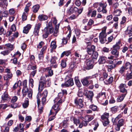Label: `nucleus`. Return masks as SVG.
<instances>
[{
  "label": "nucleus",
  "instance_id": "obj_1",
  "mask_svg": "<svg viewBox=\"0 0 132 132\" xmlns=\"http://www.w3.org/2000/svg\"><path fill=\"white\" fill-rule=\"evenodd\" d=\"M27 81L26 80H24L23 81V87L22 91L23 95L24 97L27 94L28 97L31 98L32 97V91L31 89H30L29 90H28V88L27 86Z\"/></svg>",
  "mask_w": 132,
  "mask_h": 132
},
{
  "label": "nucleus",
  "instance_id": "obj_2",
  "mask_svg": "<svg viewBox=\"0 0 132 132\" xmlns=\"http://www.w3.org/2000/svg\"><path fill=\"white\" fill-rule=\"evenodd\" d=\"M72 74L66 76L65 79V82L64 84H62L61 86L63 87H68L69 86H72L74 85L73 79L71 78Z\"/></svg>",
  "mask_w": 132,
  "mask_h": 132
},
{
  "label": "nucleus",
  "instance_id": "obj_3",
  "mask_svg": "<svg viewBox=\"0 0 132 132\" xmlns=\"http://www.w3.org/2000/svg\"><path fill=\"white\" fill-rule=\"evenodd\" d=\"M106 28V27H104V30L102 31L100 34V40L101 43H104L106 41V34L105 33V31Z\"/></svg>",
  "mask_w": 132,
  "mask_h": 132
},
{
  "label": "nucleus",
  "instance_id": "obj_4",
  "mask_svg": "<svg viewBox=\"0 0 132 132\" xmlns=\"http://www.w3.org/2000/svg\"><path fill=\"white\" fill-rule=\"evenodd\" d=\"M98 76V75L97 74L93 75L92 76H88L86 77L83 79L81 80L83 85L85 86H88L89 84V82L88 80L89 79H90L92 78H95Z\"/></svg>",
  "mask_w": 132,
  "mask_h": 132
},
{
  "label": "nucleus",
  "instance_id": "obj_5",
  "mask_svg": "<svg viewBox=\"0 0 132 132\" xmlns=\"http://www.w3.org/2000/svg\"><path fill=\"white\" fill-rule=\"evenodd\" d=\"M53 32V28L45 27L43 31L44 34L43 36L44 38H47L48 35L52 33Z\"/></svg>",
  "mask_w": 132,
  "mask_h": 132
},
{
  "label": "nucleus",
  "instance_id": "obj_6",
  "mask_svg": "<svg viewBox=\"0 0 132 132\" xmlns=\"http://www.w3.org/2000/svg\"><path fill=\"white\" fill-rule=\"evenodd\" d=\"M85 62L86 64V67L87 69L89 70L93 68V61L92 59H87Z\"/></svg>",
  "mask_w": 132,
  "mask_h": 132
},
{
  "label": "nucleus",
  "instance_id": "obj_7",
  "mask_svg": "<svg viewBox=\"0 0 132 132\" xmlns=\"http://www.w3.org/2000/svg\"><path fill=\"white\" fill-rule=\"evenodd\" d=\"M75 102L77 108L79 109L82 108L84 106L82 101L81 98H76L75 100Z\"/></svg>",
  "mask_w": 132,
  "mask_h": 132
},
{
  "label": "nucleus",
  "instance_id": "obj_8",
  "mask_svg": "<svg viewBox=\"0 0 132 132\" xmlns=\"http://www.w3.org/2000/svg\"><path fill=\"white\" fill-rule=\"evenodd\" d=\"M48 94V92L46 90H45L42 94V103L43 105H44L46 103V97Z\"/></svg>",
  "mask_w": 132,
  "mask_h": 132
},
{
  "label": "nucleus",
  "instance_id": "obj_9",
  "mask_svg": "<svg viewBox=\"0 0 132 132\" xmlns=\"http://www.w3.org/2000/svg\"><path fill=\"white\" fill-rule=\"evenodd\" d=\"M2 99L1 102L2 103L10 99L7 93L5 92L3 94L2 96Z\"/></svg>",
  "mask_w": 132,
  "mask_h": 132
},
{
  "label": "nucleus",
  "instance_id": "obj_10",
  "mask_svg": "<svg viewBox=\"0 0 132 132\" xmlns=\"http://www.w3.org/2000/svg\"><path fill=\"white\" fill-rule=\"evenodd\" d=\"M105 93H101L97 96V98L98 101H102L105 98Z\"/></svg>",
  "mask_w": 132,
  "mask_h": 132
},
{
  "label": "nucleus",
  "instance_id": "obj_11",
  "mask_svg": "<svg viewBox=\"0 0 132 132\" xmlns=\"http://www.w3.org/2000/svg\"><path fill=\"white\" fill-rule=\"evenodd\" d=\"M95 46L93 45H91L90 47H88L87 49V51L89 54L91 55L94 51L95 49Z\"/></svg>",
  "mask_w": 132,
  "mask_h": 132
},
{
  "label": "nucleus",
  "instance_id": "obj_12",
  "mask_svg": "<svg viewBox=\"0 0 132 132\" xmlns=\"http://www.w3.org/2000/svg\"><path fill=\"white\" fill-rule=\"evenodd\" d=\"M126 85L124 84H121L120 85L119 88L121 92L125 93H126V94L127 93V91L125 88L126 86Z\"/></svg>",
  "mask_w": 132,
  "mask_h": 132
},
{
  "label": "nucleus",
  "instance_id": "obj_13",
  "mask_svg": "<svg viewBox=\"0 0 132 132\" xmlns=\"http://www.w3.org/2000/svg\"><path fill=\"white\" fill-rule=\"evenodd\" d=\"M46 71L48 72V74L47 76H51L53 75V71L51 69V67H47L45 69Z\"/></svg>",
  "mask_w": 132,
  "mask_h": 132
},
{
  "label": "nucleus",
  "instance_id": "obj_14",
  "mask_svg": "<svg viewBox=\"0 0 132 132\" xmlns=\"http://www.w3.org/2000/svg\"><path fill=\"white\" fill-rule=\"evenodd\" d=\"M45 86V84L43 81H42L40 82L38 87L39 92H41Z\"/></svg>",
  "mask_w": 132,
  "mask_h": 132
},
{
  "label": "nucleus",
  "instance_id": "obj_15",
  "mask_svg": "<svg viewBox=\"0 0 132 132\" xmlns=\"http://www.w3.org/2000/svg\"><path fill=\"white\" fill-rule=\"evenodd\" d=\"M78 11V9L76 7L74 8L71 7L68 11V13L69 14H71L74 13H75Z\"/></svg>",
  "mask_w": 132,
  "mask_h": 132
},
{
  "label": "nucleus",
  "instance_id": "obj_16",
  "mask_svg": "<svg viewBox=\"0 0 132 132\" xmlns=\"http://www.w3.org/2000/svg\"><path fill=\"white\" fill-rule=\"evenodd\" d=\"M31 26L30 24H28L25 27H24L23 32L26 34H27L29 32V30L31 28Z\"/></svg>",
  "mask_w": 132,
  "mask_h": 132
},
{
  "label": "nucleus",
  "instance_id": "obj_17",
  "mask_svg": "<svg viewBox=\"0 0 132 132\" xmlns=\"http://www.w3.org/2000/svg\"><path fill=\"white\" fill-rule=\"evenodd\" d=\"M55 103L58 105L59 106L63 102V101L60 98H56L54 100Z\"/></svg>",
  "mask_w": 132,
  "mask_h": 132
},
{
  "label": "nucleus",
  "instance_id": "obj_18",
  "mask_svg": "<svg viewBox=\"0 0 132 132\" xmlns=\"http://www.w3.org/2000/svg\"><path fill=\"white\" fill-rule=\"evenodd\" d=\"M109 116L108 113H105L101 116V119L102 121L108 120V118Z\"/></svg>",
  "mask_w": 132,
  "mask_h": 132
},
{
  "label": "nucleus",
  "instance_id": "obj_19",
  "mask_svg": "<svg viewBox=\"0 0 132 132\" xmlns=\"http://www.w3.org/2000/svg\"><path fill=\"white\" fill-rule=\"evenodd\" d=\"M108 76L107 73L106 71H104L102 73V76L100 78L99 80L101 81H103Z\"/></svg>",
  "mask_w": 132,
  "mask_h": 132
},
{
  "label": "nucleus",
  "instance_id": "obj_20",
  "mask_svg": "<svg viewBox=\"0 0 132 132\" xmlns=\"http://www.w3.org/2000/svg\"><path fill=\"white\" fill-rule=\"evenodd\" d=\"M123 120L122 119H120L118 123L117 124V129H116V130H120V127L123 125Z\"/></svg>",
  "mask_w": 132,
  "mask_h": 132
},
{
  "label": "nucleus",
  "instance_id": "obj_21",
  "mask_svg": "<svg viewBox=\"0 0 132 132\" xmlns=\"http://www.w3.org/2000/svg\"><path fill=\"white\" fill-rule=\"evenodd\" d=\"M38 18L39 20L42 21L47 20L48 18V17L46 15L42 14L39 15L38 16Z\"/></svg>",
  "mask_w": 132,
  "mask_h": 132
},
{
  "label": "nucleus",
  "instance_id": "obj_22",
  "mask_svg": "<svg viewBox=\"0 0 132 132\" xmlns=\"http://www.w3.org/2000/svg\"><path fill=\"white\" fill-rule=\"evenodd\" d=\"M106 57L105 56H101L99 60V63L100 64L104 63L106 62Z\"/></svg>",
  "mask_w": 132,
  "mask_h": 132
},
{
  "label": "nucleus",
  "instance_id": "obj_23",
  "mask_svg": "<svg viewBox=\"0 0 132 132\" xmlns=\"http://www.w3.org/2000/svg\"><path fill=\"white\" fill-rule=\"evenodd\" d=\"M75 67V65L74 63H71L70 64V66L69 67V70L67 71L68 72H71L73 71L74 70Z\"/></svg>",
  "mask_w": 132,
  "mask_h": 132
},
{
  "label": "nucleus",
  "instance_id": "obj_24",
  "mask_svg": "<svg viewBox=\"0 0 132 132\" xmlns=\"http://www.w3.org/2000/svg\"><path fill=\"white\" fill-rule=\"evenodd\" d=\"M59 26V24H58L55 26V29L53 33V35L55 36H56L58 34V29Z\"/></svg>",
  "mask_w": 132,
  "mask_h": 132
},
{
  "label": "nucleus",
  "instance_id": "obj_25",
  "mask_svg": "<svg viewBox=\"0 0 132 132\" xmlns=\"http://www.w3.org/2000/svg\"><path fill=\"white\" fill-rule=\"evenodd\" d=\"M59 105H58L56 104L55 103V104L52 106V108L54 110H56L55 114L59 110L60 108H59Z\"/></svg>",
  "mask_w": 132,
  "mask_h": 132
},
{
  "label": "nucleus",
  "instance_id": "obj_26",
  "mask_svg": "<svg viewBox=\"0 0 132 132\" xmlns=\"http://www.w3.org/2000/svg\"><path fill=\"white\" fill-rule=\"evenodd\" d=\"M126 94H122L118 96L117 98V101L119 102L122 101L123 99Z\"/></svg>",
  "mask_w": 132,
  "mask_h": 132
},
{
  "label": "nucleus",
  "instance_id": "obj_27",
  "mask_svg": "<svg viewBox=\"0 0 132 132\" xmlns=\"http://www.w3.org/2000/svg\"><path fill=\"white\" fill-rule=\"evenodd\" d=\"M75 81L76 84L77 86L78 87H80L81 86V84L78 77H76L75 78Z\"/></svg>",
  "mask_w": 132,
  "mask_h": 132
},
{
  "label": "nucleus",
  "instance_id": "obj_28",
  "mask_svg": "<svg viewBox=\"0 0 132 132\" xmlns=\"http://www.w3.org/2000/svg\"><path fill=\"white\" fill-rule=\"evenodd\" d=\"M89 107L94 111H98V108L96 105H90Z\"/></svg>",
  "mask_w": 132,
  "mask_h": 132
},
{
  "label": "nucleus",
  "instance_id": "obj_29",
  "mask_svg": "<svg viewBox=\"0 0 132 132\" xmlns=\"http://www.w3.org/2000/svg\"><path fill=\"white\" fill-rule=\"evenodd\" d=\"M88 122L86 120V121H83L82 122L80 123L79 126V127L80 128H81L83 126H86L88 124Z\"/></svg>",
  "mask_w": 132,
  "mask_h": 132
},
{
  "label": "nucleus",
  "instance_id": "obj_30",
  "mask_svg": "<svg viewBox=\"0 0 132 132\" xmlns=\"http://www.w3.org/2000/svg\"><path fill=\"white\" fill-rule=\"evenodd\" d=\"M12 76V74L11 72L7 73L6 76H4V80H7L9 78H11Z\"/></svg>",
  "mask_w": 132,
  "mask_h": 132
},
{
  "label": "nucleus",
  "instance_id": "obj_31",
  "mask_svg": "<svg viewBox=\"0 0 132 132\" xmlns=\"http://www.w3.org/2000/svg\"><path fill=\"white\" fill-rule=\"evenodd\" d=\"M57 59L55 56H52L50 60V62L51 64H54L56 63V60Z\"/></svg>",
  "mask_w": 132,
  "mask_h": 132
},
{
  "label": "nucleus",
  "instance_id": "obj_32",
  "mask_svg": "<svg viewBox=\"0 0 132 132\" xmlns=\"http://www.w3.org/2000/svg\"><path fill=\"white\" fill-rule=\"evenodd\" d=\"M113 81V77H110L108 80H106L104 81V83L108 85L111 84Z\"/></svg>",
  "mask_w": 132,
  "mask_h": 132
},
{
  "label": "nucleus",
  "instance_id": "obj_33",
  "mask_svg": "<svg viewBox=\"0 0 132 132\" xmlns=\"http://www.w3.org/2000/svg\"><path fill=\"white\" fill-rule=\"evenodd\" d=\"M39 8V5H35L33 7V11L35 13L37 12L38 11Z\"/></svg>",
  "mask_w": 132,
  "mask_h": 132
},
{
  "label": "nucleus",
  "instance_id": "obj_34",
  "mask_svg": "<svg viewBox=\"0 0 132 132\" xmlns=\"http://www.w3.org/2000/svg\"><path fill=\"white\" fill-rule=\"evenodd\" d=\"M50 46L52 49H55L57 46V45H56V42L54 41H52L51 42Z\"/></svg>",
  "mask_w": 132,
  "mask_h": 132
},
{
  "label": "nucleus",
  "instance_id": "obj_35",
  "mask_svg": "<svg viewBox=\"0 0 132 132\" xmlns=\"http://www.w3.org/2000/svg\"><path fill=\"white\" fill-rule=\"evenodd\" d=\"M98 56V53L97 52L94 51L93 53L92 57V59H96Z\"/></svg>",
  "mask_w": 132,
  "mask_h": 132
},
{
  "label": "nucleus",
  "instance_id": "obj_36",
  "mask_svg": "<svg viewBox=\"0 0 132 132\" xmlns=\"http://www.w3.org/2000/svg\"><path fill=\"white\" fill-rule=\"evenodd\" d=\"M29 105V101L28 99L27 98L24 103L22 105L23 108H26Z\"/></svg>",
  "mask_w": 132,
  "mask_h": 132
},
{
  "label": "nucleus",
  "instance_id": "obj_37",
  "mask_svg": "<svg viewBox=\"0 0 132 132\" xmlns=\"http://www.w3.org/2000/svg\"><path fill=\"white\" fill-rule=\"evenodd\" d=\"M5 46L8 48V49H9L8 50L10 51L12 50L13 48V45L10 44H6L5 45Z\"/></svg>",
  "mask_w": 132,
  "mask_h": 132
},
{
  "label": "nucleus",
  "instance_id": "obj_38",
  "mask_svg": "<svg viewBox=\"0 0 132 132\" xmlns=\"http://www.w3.org/2000/svg\"><path fill=\"white\" fill-rule=\"evenodd\" d=\"M100 6L103 9H106V4L105 3L100 2L99 4Z\"/></svg>",
  "mask_w": 132,
  "mask_h": 132
},
{
  "label": "nucleus",
  "instance_id": "obj_39",
  "mask_svg": "<svg viewBox=\"0 0 132 132\" xmlns=\"http://www.w3.org/2000/svg\"><path fill=\"white\" fill-rule=\"evenodd\" d=\"M0 13L2 14V17H6L8 15V13L7 11H5L3 12L2 13V11H0Z\"/></svg>",
  "mask_w": 132,
  "mask_h": 132
},
{
  "label": "nucleus",
  "instance_id": "obj_40",
  "mask_svg": "<svg viewBox=\"0 0 132 132\" xmlns=\"http://www.w3.org/2000/svg\"><path fill=\"white\" fill-rule=\"evenodd\" d=\"M126 34L127 35L129 36L130 37L132 36V28L129 30H128L126 31Z\"/></svg>",
  "mask_w": 132,
  "mask_h": 132
},
{
  "label": "nucleus",
  "instance_id": "obj_41",
  "mask_svg": "<svg viewBox=\"0 0 132 132\" xmlns=\"http://www.w3.org/2000/svg\"><path fill=\"white\" fill-rule=\"evenodd\" d=\"M44 54L40 53L38 54V58L40 62H42Z\"/></svg>",
  "mask_w": 132,
  "mask_h": 132
},
{
  "label": "nucleus",
  "instance_id": "obj_42",
  "mask_svg": "<svg viewBox=\"0 0 132 132\" xmlns=\"http://www.w3.org/2000/svg\"><path fill=\"white\" fill-rule=\"evenodd\" d=\"M61 65L63 68H65L66 66V60H62L61 62Z\"/></svg>",
  "mask_w": 132,
  "mask_h": 132
},
{
  "label": "nucleus",
  "instance_id": "obj_43",
  "mask_svg": "<svg viewBox=\"0 0 132 132\" xmlns=\"http://www.w3.org/2000/svg\"><path fill=\"white\" fill-rule=\"evenodd\" d=\"M94 117L92 116H86L85 117L86 119L88 122L91 121L94 119Z\"/></svg>",
  "mask_w": 132,
  "mask_h": 132
},
{
  "label": "nucleus",
  "instance_id": "obj_44",
  "mask_svg": "<svg viewBox=\"0 0 132 132\" xmlns=\"http://www.w3.org/2000/svg\"><path fill=\"white\" fill-rule=\"evenodd\" d=\"M97 10L99 12L102 11L103 13H106L107 12V11L106 9H103V8H102L100 6L98 7Z\"/></svg>",
  "mask_w": 132,
  "mask_h": 132
},
{
  "label": "nucleus",
  "instance_id": "obj_45",
  "mask_svg": "<svg viewBox=\"0 0 132 132\" xmlns=\"http://www.w3.org/2000/svg\"><path fill=\"white\" fill-rule=\"evenodd\" d=\"M126 76V78L128 80L132 78V72H131L130 73H127Z\"/></svg>",
  "mask_w": 132,
  "mask_h": 132
},
{
  "label": "nucleus",
  "instance_id": "obj_46",
  "mask_svg": "<svg viewBox=\"0 0 132 132\" xmlns=\"http://www.w3.org/2000/svg\"><path fill=\"white\" fill-rule=\"evenodd\" d=\"M29 85L32 88H33L34 86V81L33 79L30 78L29 79Z\"/></svg>",
  "mask_w": 132,
  "mask_h": 132
},
{
  "label": "nucleus",
  "instance_id": "obj_47",
  "mask_svg": "<svg viewBox=\"0 0 132 132\" xmlns=\"http://www.w3.org/2000/svg\"><path fill=\"white\" fill-rule=\"evenodd\" d=\"M130 64L129 62H127L125 64V68L126 70L130 68L131 67Z\"/></svg>",
  "mask_w": 132,
  "mask_h": 132
},
{
  "label": "nucleus",
  "instance_id": "obj_48",
  "mask_svg": "<svg viewBox=\"0 0 132 132\" xmlns=\"http://www.w3.org/2000/svg\"><path fill=\"white\" fill-rule=\"evenodd\" d=\"M73 120L74 123L76 125H77L78 124H79L80 123V121L78 119H77L76 118H74Z\"/></svg>",
  "mask_w": 132,
  "mask_h": 132
},
{
  "label": "nucleus",
  "instance_id": "obj_49",
  "mask_svg": "<svg viewBox=\"0 0 132 132\" xmlns=\"http://www.w3.org/2000/svg\"><path fill=\"white\" fill-rule=\"evenodd\" d=\"M10 52V51L9 50H6L2 51L1 52V54L3 55H8Z\"/></svg>",
  "mask_w": 132,
  "mask_h": 132
},
{
  "label": "nucleus",
  "instance_id": "obj_50",
  "mask_svg": "<svg viewBox=\"0 0 132 132\" xmlns=\"http://www.w3.org/2000/svg\"><path fill=\"white\" fill-rule=\"evenodd\" d=\"M70 52L69 51L64 52L61 54V57H62L64 55L66 56H68L70 55Z\"/></svg>",
  "mask_w": 132,
  "mask_h": 132
},
{
  "label": "nucleus",
  "instance_id": "obj_51",
  "mask_svg": "<svg viewBox=\"0 0 132 132\" xmlns=\"http://www.w3.org/2000/svg\"><path fill=\"white\" fill-rule=\"evenodd\" d=\"M122 45V44L120 43V41H119L116 44V50L119 49L120 48V47Z\"/></svg>",
  "mask_w": 132,
  "mask_h": 132
},
{
  "label": "nucleus",
  "instance_id": "obj_52",
  "mask_svg": "<svg viewBox=\"0 0 132 132\" xmlns=\"http://www.w3.org/2000/svg\"><path fill=\"white\" fill-rule=\"evenodd\" d=\"M47 48L46 46H44L43 47L42 49H41L40 53L44 54L45 53Z\"/></svg>",
  "mask_w": 132,
  "mask_h": 132
},
{
  "label": "nucleus",
  "instance_id": "obj_53",
  "mask_svg": "<svg viewBox=\"0 0 132 132\" xmlns=\"http://www.w3.org/2000/svg\"><path fill=\"white\" fill-rule=\"evenodd\" d=\"M27 14L24 12L23 13L22 16V20L23 21H25L26 20L27 18Z\"/></svg>",
  "mask_w": 132,
  "mask_h": 132
},
{
  "label": "nucleus",
  "instance_id": "obj_54",
  "mask_svg": "<svg viewBox=\"0 0 132 132\" xmlns=\"http://www.w3.org/2000/svg\"><path fill=\"white\" fill-rule=\"evenodd\" d=\"M52 21L53 22V24L55 26L56 25H56L57 23V20L55 17L53 18L52 19Z\"/></svg>",
  "mask_w": 132,
  "mask_h": 132
},
{
  "label": "nucleus",
  "instance_id": "obj_55",
  "mask_svg": "<svg viewBox=\"0 0 132 132\" xmlns=\"http://www.w3.org/2000/svg\"><path fill=\"white\" fill-rule=\"evenodd\" d=\"M21 81L20 80H19L18 81V83H15L13 86V89H16L18 86V83H20V84H21Z\"/></svg>",
  "mask_w": 132,
  "mask_h": 132
},
{
  "label": "nucleus",
  "instance_id": "obj_56",
  "mask_svg": "<svg viewBox=\"0 0 132 132\" xmlns=\"http://www.w3.org/2000/svg\"><path fill=\"white\" fill-rule=\"evenodd\" d=\"M40 103L39 102L38 103H37L38 104V108L39 110H40L39 112L40 113H41L42 112V109L43 108V107L42 106H41L40 105Z\"/></svg>",
  "mask_w": 132,
  "mask_h": 132
},
{
  "label": "nucleus",
  "instance_id": "obj_57",
  "mask_svg": "<svg viewBox=\"0 0 132 132\" xmlns=\"http://www.w3.org/2000/svg\"><path fill=\"white\" fill-rule=\"evenodd\" d=\"M102 121L103 123V124L104 126H106L109 122L108 120Z\"/></svg>",
  "mask_w": 132,
  "mask_h": 132
},
{
  "label": "nucleus",
  "instance_id": "obj_58",
  "mask_svg": "<svg viewBox=\"0 0 132 132\" xmlns=\"http://www.w3.org/2000/svg\"><path fill=\"white\" fill-rule=\"evenodd\" d=\"M39 30L35 28L34 33L35 35H38L39 32Z\"/></svg>",
  "mask_w": 132,
  "mask_h": 132
},
{
  "label": "nucleus",
  "instance_id": "obj_59",
  "mask_svg": "<svg viewBox=\"0 0 132 132\" xmlns=\"http://www.w3.org/2000/svg\"><path fill=\"white\" fill-rule=\"evenodd\" d=\"M11 106L12 108L15 109L18 107V105L16 103H14L12 104L11 105Z\"/></svg>",
  "mask_w": 132,
  "mask_h": 132
},
{
  "label": "nucleus",
  "instance_id": "obj_60",
  "mask_svg": "<svg viewBox=\"0 0 132 132\" xmlns=\"http://www.w3.org/2000/svg\"><path fill=\"white\" fill-rule=\"evenodd\" d=\"M75 3L76 5L77 6H79L81 4V2L79 0H75Z\"/></svg>",
  "mask_w": 132,
  "mask_h": 132
},
{
  "label": "nucleus",
  "instance_id": "obj_61",
  "mask_svg": "<svg viewBox=\"0 0 132 132\" xmlns=\"http://www.w3.org/2000/svg\"><path fill=\"white\" fill-rule=\"evenodd\" d=\"M23 127V125L22 124L20 123L19 124V127L20 128L21 131H24V129Z\"/></svg>",
  "mask_w": 132,
  "mask_h": 132
},
{
  "label": "nucleus",
  "instance_id": "obj_62",
  "mask_svg": "<svg viewBox=\"0 0 132 132\" xmlns=\"http://www.w3.org/2000/svg\"><path fill=\"white\" fill-rule=\"evenodd\" d=\"M37 70H35L32 72L30 74V76L32 77H34L37 72Z\"/></svg>",
  "mask_w": 132,
  "mask_h": 132
},
{
  "label": "nucleus",
  "instance_id": "obj_63",
  "mask_svg": "<svg viewBox=\"0 0 132 132\" xmlns=\"http://www.w3.org/2000/svg\"><path fill=\"white\" fill-rule=\"evenodd\" d=\"M18 98L17 96H13L11 100V102H15L17 100Z\"/></svg>",
  "mask_w": 132,
  "mask_h": 132
},
{
  "label": "nucleus",
  "instance_id": "obj_64",
  "mask_svg": "<svg viewBox=\"0 0 132 132\" xmlns=\"http://www.w3.org/2000/svg\"><path fill=\"white\" fill-rule=\"evenodd\" d=\"M68 38H63L62 39V43L64 44H66L67 42Z\"/></svg>",
  "mask_w": 132,
  "mask_h": 132
}]
</instances>
